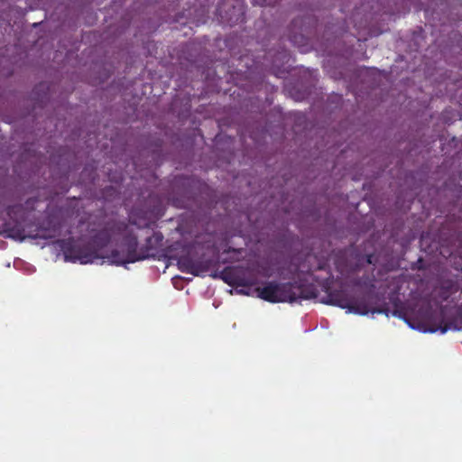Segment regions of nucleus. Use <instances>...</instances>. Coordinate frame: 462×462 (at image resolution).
Listing matches in <instances>:
<instances>
[{"label":"nucleus","instance_id":"nucleus-1","mask_svg":"<svg viewBox=\"0 0 462 462\" xmlns=\"http://www.w3.org/2000/svg\"><path fill=\"white\" fill-rule=\"evenodd\" d=\"M255 291L259 298L271 302L294 301L298 299L297 295L292 292L291 286L288 284L268 282L263 287L256 288Z\"/></svg>","mask_w":462,"mask_h":462},{"label":"nucleus","instance_id":"nucleus-2","mask_svg":"<svg viewBox=\"0 0 462 462\" xmlns=\"http://www.w3.org/2000/svg\"><path fill=\"white\" fill-rule=\"evenodd\" d=\"M97 258L95 254H85L80 251H66L65 252V260L76 262L79 261L82 264L91 263Z\"/></svg>","mask_w":462,"mask_h":462},{"label":"nucleus","instance_id":"nucleus-3","mask_svg":"<svg viewBox=\"0 0 462 462\" xmlns=\"http://www.w3.org/2000/svg\"><path fill=\"white\" fill-rule=\"evenodd\" d=\"M328 302L330 304H332V305L338 306V307H340L342 309L348 308L349 309V312L358 313V314H361V315L367 314V311H361V310H358L355 307H349V303H348L347 300H346V299H339L337 296H330V299H329Z\"/></svg>","mask_w":462,"mask_h":462},{"label":"nucleus","instance_id":"nucleus-4","mask_svg":"<svg viewBox=\"0 0 462 462\" xmlns=\"http://www.w3.org/2000/svg\"><path fill=\"white\" fill-rule=\"evenodd\" d=\"M204 269H200L198 265L196 264H190L189 266V273H192V274H195V275H199L200 272H202Z\"/></svg>","mask_w":462,"mask_h":462},{"label":"nucleus","instance_id":"nucleus-5","mask_svg":"<svg viewBox=\"0 0 462 462\" xmlns=\"http://www.w3.org/2000/svg\"><path fill=\"white\" fill-rule=\"evenodd\" d=\"M125 261L124 259L117 258V254H114L112 255L111 263H116V264H122V263H125Z\"/></svg>","mask_w":462,"mask_h":462},{"label":"nucleus","instance_id":"nucleus-6","mask_svg":"<svg viewBox=\"0 0 462 462\" xmlns=\"http://www.w3.org/2000/svg\"><path fill=\"white\" fill-rule=\"evenodd\" d=\"M52 236H51V235H49V236H47V235H40V234L37 235V237L44 238V239L51 238Z\"/></svg>","mask_w":462,"mask_h":462},{"label":"nucleus","instance_id":"nucleus-7","mask_svg":"<svg viewBox=\"0 0 462 462\" xmlns=\"http://www.w3.org/2000/svg\"><path fill=\"white\" fill-rule=\"evenodd\" d=\"M445 332H446V328L441 329V333L442 334L445 333Z\"/></svg>","mask_w":462,"mask_h":462}]
</instances>
